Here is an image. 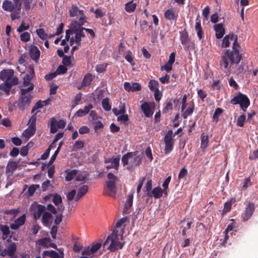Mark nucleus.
I'll list each match as a JSON object with an SVG mask.
<instances>
[{
  "mask_svg": "<svg viewBox=\"0 0 258 258\" xmlns=\"http://www.w3.org/2000/svg\"><path fill=\"white\" fill-rule=\"evenodd\" d=\"M240 47V46L237 42V38L236 36L232 44V50L227 49L222 56L221 60L220 62L221 67L228 69L229 66L228 59H229L230 63L229 68L240 62L242 58V54L239 53Z\"/></svg>",
  "mask_w": 258,
  "mask_h": 258,
  "instance_id": "nucleus-1",
  "label": "nucleus"
},
{
  "mask_svg": "<svg viewBox=\"0 0 258 258\" xmlns=\"http://www.w3.org/2000/svg\"><path fill=\"white\" fill-rule=\"evenodd\" d=\"M34 89L32 85L27 88H20V97L18 99L17 106L21 110H24L30 104L33 99V96L30 91Z\"/></svg>",
  "mask_w": 258,
  "mask_h": 258,
  "instance_id": "nucleus-2",
  "label": "nucleus"
},
{
  "mask_svg": "<svg viewBox=\"0 0 258 258\" xmlns=\"http://www.w3.org/2000/svg\"><path fill=\"white\" fill-rule=\"evenodd\" d=\"M230 103L233 105L239 104L241 109L245 112L250 105V101L246 95L239 93L231 100Z\"/></svg>",
  "mask_w": 258,
  "mask_h": 258,
  "instance_id": "nucleus-3",
  "label": "nucleus"
},
{
  "mask_svg": "<svg viewBox=\"0 0 258 258\" xmlns=\"http://www.w3.org/2000/svg\"><path fill=\"white\" fill-rule=\"evenodd\" d=\"M107 177L108 180L105 182V184L108 192L106 194L111 197H114L116 193L115 183L118 179L117 177L111 172L108 173Z\"/></svg>",
  "mask_w": 258,
  "mask_h": 258,
  "instance_id": "nucleus-4",
  "label": "nucleus"
},
{
  "mask_svg": "<svg viewBox=\"0 0 258 258\" xmlns=\"http://www.w3.org/2000/svg\"><path fill=\"white\" fill-rule=\"evenodd\" d=\"M172 131L169 130L164 137V141L165 144L164 153L165 154H169L173 150L174 141L172 139Z\"/></svg>",
  "mask_w": 258,
  "mask_h": 258,
  "instance_id": "nucleus-5",
  "label": "nucleus"
},
{
  "mask_svg": "<svg viewBox=\"0 0 258 258\" xmlns=\"http://www.w3.org/2000/svg\"><path fill=\"white\" fill-rule=\"evenodd\" d=\"M36 116L35 114H34L29 120L30 125L23 134L25 138H29L34 135L36 132Z\"/></svg>",
  "mask_w": 258,
  "mask_h": 258,
  "instance_id": "nucleus-6",
  "label": "nucleus"
},
{
  "mask_svg": "<svg viewBox=\"0 0 258 258\" xmlns=\"http://www.w3.org/2000/svg\"><path fill=\"white\" fill-rule=\"evenodd\" d=\"M113 237L111 239V242L108 246L107 247V249L109 250L110 251H114L118 248L119 245L118 243L120 242L118 241L120 239H122L123 236L121 235H118L117 231L116 230L113 231Z\"/></svg>",
  "mask_w": 258,
  "mask_h": 258,
  "instance_id": "nucleus-7",
  "label": "nucleus"
},
{
  "mask_svg": "<svg viewBox=\"0 0 258 258\" xmlns=\"http://www.w3.org/2000/svg\"><path fill=\"white\" fill-rule=\"evenodd\" d=\"M35 76V74L33 67L29 66L28 67V73L24 77L23 85L20 88H23V87H29L32 85L34 86V84L31 83V81Z\"/></svg>",
  "mask_w": 258,
  "mask_h": 258,
  "instance_id": "nucleus-8",
  "label": "nucleus"
},
{
  "mask_svg": "<svg viewBox=\"0 0 258 258\" xmlns=\"http://www.w3.org/2000/svg\"><path fill=\"white\" fill-rule=\"evenodd\" d=\"M154 107L155 106L153 103H149L147 102H144L142 104L141 109L147 117H150L153 115L154 113Z\"/></svg>",
  "mask_w": 258,
  "mask_h": 258,
  "instance_id": "nucleus-9",
  "label": "nucleus"
},
{
  "mask_svg": "<svg viewBox=\"0 0 258 258\" xmlns=\"http://www.w3.org/2000/svg\"><path fill=\"white\" fill-rule=\"evenodd\" d=\"M11 82H4L0 84V90L4 92L7 95H9L11 87L18 84V78L17 77H13L11 80Z\"/></svg>",
  "mask_w": 258,
  "mask_h": 258,
  "instance_id": "nucleus-10",
  "label": "nucleus"
},
{
  "mask_svg": "<svg viewBox=\"0 0 258 258\" xmlns=\"http://www.w3.org/2000/svg\"><path fill=\"white\" fill-rule=\"evenodd\" d=\"M79 15L80 16V17L79 18V21H74L72 22L70 24L71 28L79 29L83 28L82 26L84 25L87 21L85 20L86 17L83 10H80Z\"/></svg>",
  "mask_w": 258,
  "mask_h": 258,
  "instance_id": "nucleus-11",
  "label": "nucleus"
},
{
  "mask_svg": "<svg viewBox=\"0 0 258 258\" xmlns=\"http://www.w3.org/2000/svg\"><path fill=\"white\" fill-rule=\"evenodd\" d=\"M31 209L32 210H36V211L34 213V219L35 220H38L40 218L41 215L45 212L44 211L46 208L44 205L34 204L31 205Z\"/></svg>",
  "mask_w": 258,
  "mask_h": 258,
  "instance_id": "nucleus-12",
  "label": "nucleus"
},
{
  "mask_svg": "<svg viewBox=\"0 0 258 258\" xmlns=\"http://www.w3.org/2000/svg\"><path fill=\"white\" fill-rule=\"evenodd\" d=\"M254 204L253 203H249L247 205L245 208V213L243 216V221H247L251 218L254 211Z\"/></svg>",
  "mask_w": 258,
  "mask_h": 258,
  "instance_id": "nucleus-13",
  "label": "nucleus"
},
{
  "mask_svg": "<svg viewBox=\"0 0 258 258\" xmlns=\"http://www.w3.org/2000/svg\"><path fill=\"white\" fill-rule=\"evenodd\" d=\"M164 15L165 19L170 21L171 23L172 22L175 23L176 22L178 15L173 8L167 10L165 12Z\"/></svg>",
  "mask_w": 258,
  "mask_h": 258,
  "instance_id": "nucleus-14",
  "label": "nucleus"
},
{
  "mask_svg": "<svg viewBox=\"0 0 258 258\" xmlns=\"http://www.w3.org/2000/svg\"><path fill=\"white\" fill-rule=\"evenodd\" d=\"M14 72L12 70H3L0 74V79L5 82L12 83Z\"/></svg>",
  "mask_w": 258,
  "mask_h": 258,
  "instance_id": "nucleus-15",
  "label": "nucleus"
},
{
  "mask_svg": "<svg viewBox=\"0 0 258 258\" xmlns=\"http://www.w3.org/2000/svg\"><path fill=\"white\" fill-rule=\"evenodd\" d=\"M134 193V191H132L127 196L123 209V212L125 214H128L131 211L130 209L133 205Z\"/></svg>",
  "mask_w": 258,
  "mask_h": 258,
  "instance_id": "nucleus-16",
  "label": "nucleus"
},
{
  "mask_svg": "<svg viewBox=\"0 0 258 258\" xmlns=\"http://www.w3.org/2000/svg\"><path fill=\"white\" fill-rule=\"evenodd\" d=\"M73 30V33L75 34V43L78 46H80L81 44L82 38H84L85 37V34L81 29H74L72 28Z\"/></svg>",
  "mask_w": 258,
  "mask_h": 258,
  "instance_id": "nucleus-17",
  "label": "nucleus"
},
{
  "mask_svg": "<svg viewBox=\"0 0 258 258\" xmlns=\"http://www.w3.org/2000/svg\"><path fill=\"white\" fill-rule=\"evenodd\" d=\"M26 221L25 215H23L14 221V223L10 225L11 228L13 230H17L19 227L24 224Z\"/></svg>",
  "mask_w": 258,
  "mask_h": 258,
  "instance_id": "nucleus-18",
  "label": "nucleus"
},
{
  "mask_svg": "<svg viewBox=\"0 0 258 258\" xmlns=\"http://www.w3.org/2000/svg\"><path fill=\"white\" fill-rule=\"evenodd\" d=\"M151 196H148L149 197H153L155 199H159L160 198L163 194H164L165 196H167L168 194L167 191H164L160 187H154L151 191Z\"/></svg>",
  "mask_w": 258,
  "mask_h": 258,
  "instance_id": "nucleus-19",
  "label": "nucleus"
},
{
  "mask_svg": "<svg viewBox=\"0 0 258 258\" xmlns=\"http://www.w3.org/2000/svg\"><path fill=\"white\" fill-rule=\"evenodd\" d=\"M215 31V36L217 39H221L225 34V29L222 24H216L214 26Z\"/></svg>",
  "mask_w": 258,
  "mask_h": 258,
  "instance_id": "nucleus-20",
  "label": "nucleus"
},
{
  "mask_svg": "<svg viewBox=\"0 0 258 258\" xmlns=\"http://www.w3.org/2000/svg\"><path fill=\"white\" fill-rule=\"evenodd\" d=\"M63 253L62 251L60 252V255L58 252L53 250H45L43 252V257L49 256L51 258H63Z\"/></svg>",
  "mask_w": 258,
  "mask_h": 258,
  "instance_id": "nucleus-21",
  "label": "nucleus"
},
{
  "mask_svg": "<svg viewBox=\"0 0 258 258\" xmlns=\"http://www.w3.org/2000/svg\"><path fill=\"white\" fill-rule=\"evenodd\" d=\"M40 52L37 47L33 46L30 49L29 55L31 58L35 61L37 60L40 56Z\"/></svg>",
  "mask_w": 258,
  "mask_h": 258,
  "instance_id": "nucleus-22",
  "label": "nucleus"
},
{
  "mask_svg": "<svg viewBox=\"0 0 258 258\" xmlns=\"http://www.w3.org/2000/svg\"><path fill=\"white\" fill-rule=\"evenodd\" d=\"M88 191V186L87 185H83L81 186L78 191V193L75 197V201H78L81 198L85 196Z\"/></svg>",
  "mask_w": 258,
  "mask_h": 258,
  "instance_id": "nucleus-23",
  "label": "nucleus"
},
{
  "mask_svg": "<svg viewBox=\"0 0 258 258\" xmlns=\"http://www.w3.org/2000/svg\"><path fill=\"white\" fill-rule=\"evenodd\" d=\"M0 230L3 233L4 239L7 238L10 234V238H12L13 234H14V232H11L9 226L6 225H1L0 226Z\"/></svg>",
  "mask_w": 258,
  "mask_h": 258,
  "instance_id": "nucleus-24",
  "label": "nucleus"
},
{
  "mask_svg": "<svg viewBox=\"0 0 258 258\" xmlns=\"http://www.w3.org/2000/svg\"><path fill=\"white\" fill-rule=\"evenodd\" d=\"M180 40L182 45H187L190 41L187 32L184 29L179 32Z\"/></svg>",
  "mask_w": 258,
  "mask_h": 258,
  "instance_id": "nucleus-25",
  "label": "nucleus"
},
{
  "mask_svg": "<svg viewBox=\"0 0 258 258\" xmlns=\"http://www.w3.org/2000/svg\"><path fill=\"white\" fill-rule=\"evenodd\" d=\"M201 139V148L203 151H204L209 146V137L208 135H205L204 133H202L200 137Z\"/></svg>",
  "mask_w": 258,
  "mask_h": 258,
  "instance_id": "nucleus-26",
  "label": "nucleus"
},
{
  "mask_svg": "<svg viewBox=\"0 0 258 258\" xmlns=\"http://www.w3.org/2000/svg\"><path fill=\"white\" fill-rule=\"evenodd\" d=\"M2 7L4 10L10 12L16 10L14 4L9 0H5L3 2Z\"/></svg>",
  "mask_w": 258,
  "mask_h": 258,
  "instance_id": "nucleus-27",
  "label": "nucleus"
},
{
  "mask_svg": "<svg viewBox=\"0 0 258 258\" xmlns=\"http://www.w3.org/2000/svg\"><path fill=\"white\" fill-rule=\"evenodd\" d=\"M18 166V162L12 161H9L6 167V172L11 173H13L14 171L17 169Z\"/></svg>",
  "mask_w": 258,
  "mask_h": 258,
  "instance_id": "nucleus-28",
  "label": "nucleus"
},
{
  "mask_svg": "<svg viewBox=\"0 0 258 258\" xmlns=\"http://www.w3.org/2000/svg\"><path fill=\"white\" fill-rule=\"evenodd\" d=\"M120 156H118L115 158H108L104 160L105 163L113 164L114 168L118 170L119 166Z\"/></svg>",
  "mask_w": 258,
  "mask_h": 258,
  "instance_id": "nucleus-29",
  "label": "nucleus"
},
{
  "mask_svg": "<svg viewBox=\"0 0 258 258\" xmlns=\"http://www.w3.org/2000/svg\"><path fill=\"white\" fill-rule=\"evenodd\" d=\"M234 38V34L232 33L226 35L223 38L222 42V47H228L230 45V40H232Z\"/></svg>",
  "mask_w": 258,
  "mask_h": 258,
  "instance_id": "nucleus-30",
  "label": "nucleus"
},
{
  "mask_svg": "<svg viewBox=\"0 0 258 258\" xmlns=\"http://www.w3.org/2000/svg\"><path fill=\"white\" fill-rule=\"evenodd\" d=\"M195 29L197 32V35L199 39L200 40H202L203 37V31L201 26V21L198 20V19H196Z\"/></svg>",
  "mask_w": 258,
  "mask_h": 258,
  "instance_id": "nucleus-31",
  "label": "nucleus"
},
{
  "mask_svg": "<svg viewBox=\"0 0 258 258\" xmlns=\"http://www.w3.org/2000/svg\"><path fill=\"white\" fill-rule=\"evenodd\" d=\"M93 76L91 74L85 75L83 79L82 86L87 87L90 85L93 80Z\"/></svg>",
  "mask_w": 258,
  "mask_h": 258,
  "instance_id": "nucleus-32",
  "label": "nucleus"
},
{
  "mask_svg": "<svg viewBox=\"0 0 258 258\" xmlns=\"http://www.w3.org/2000/svg\"><path fill=\"white\" fill-rule=\"evenodd\" d=\"M17 249V245L15 242L11 243L8 245L7 250V254L10 256H12L14 255Z\"/></svg>",
  "mask_w": 258,
  "mask_h": 258,
  "instance_id": "nucleus-33",
  "label": "nucleus"
},
{
  "mask_svg": "<svg viewBox=\"0 0 258 258\" xmlns=\"http://www.w3.org/2000/svg\"><path fill=\"white\" fill-rule=\"evenodd\" d=\"M65 172L67 173L65 179L67 181H70L72 180L77 173V170L75 169L72 170H66Z\"/></svg>",
  "mask_w": 258,
  "mask_h": 258,
  "instance_id": "nucleus-34",
  "label": "nucleus"
},
{
  "mask_svg": "<svg viewBox=\"0 0 258 258\" xmlns=\"http://www.w3.org/2000/svg\"><path fill=\"white\" fill-rule=\"evenodd\" d=\"M173 108V102L171 99H168L165 103V107L162 110L163 113H167Z\"/></svg>",
  "mask_w": 258,
  "mask_h": 258,
  "instance_id": "nucleus-35",
  "label": "nucleus"
},
{
  "mask_svg": "<svg viewBox=\"0 0 258 258\" xmlns=\"http://www.w3.org/2000/svg\"><path fill=\"white\" fill-rule=\"evenodd\" d=\"M136 155V152H128L126 154L123 155L121 158V162L123 166H125L128 164L129 158L133 157V156Z\"/></svg>",
  "mask_w": 258,
  "mask_h": 258,
  "instance_id": "nucleus-36",
  "label": "nucleus"
},
{
  "mask_svg": "<svg viewBox=\"0 0 258 258\" xmlns=\"http://www.w3.org/2000/svg\"><path fill=\"white\" fill-rule=\"evenodd\" d=\"M236 202V200L234 198H231L225 203L224 206V209L223 210L224 212H228L230 211L232 207V204Z\"/></svg>",
  "mask_w": 258,
  "mask_h": 258,
  "instance_id": "nucleus-37",
  "label": "nucleus"
},
{
  "mask_svg": "<svg viewBox=\"0 0 258 258\" xmlns=\"http://www.w3.org/2000/svg\"><path fill=\"white\" fill-rule=\"evenodd\" d=\"M136 7V3H134L133 1H132L125 5V10L128 13H132L135 10Z\"/></svg>",
  "mask_w": 258,
  "mask_h": 258,
  "instance_id": "nucleus-38",
  "label": "nucleus"
},
{
  "mask_svg": "<svg viewBox=\"0 0 258 258\" xmlns=\"http://www.w3.org/2000/svg\"><path fill=\"white\" fill-rule=\"evenodd\" d=\"M80 10L76 5H72L69 11L70 16L71 17L76 16L78 13L79 14Z\"/></svg>",
  "mask_w": 258,
  "mask_h": 258,
  "instance_id": "nucleus-39",
  "label": "nucleus"
},
{
  "mask_svg": "<svg viewBox=\"0 0 258 258\" xmlns=\"http://www.w3.org/2000/svg\"><path fill=\"white\" fill-rule=\"evenodd\" d=\"M159 83L157 81L155 80H151L149 82L148 87L150 90L154 91L159 90Z\"/></svg>",
  "mask_w": 258,
  "mask_h": 258,
  "instance_id": "nucleus-40",
  "label": "nucleus"
},
{
  "mask_svg": "<svg viewBox=\"0 0 258 258\" xmlns=\"http://www.w3.org/2000/svg\"><path fill=\"white\" fill-rule=\"evenodd\" d=\"M102 106L103 109L105 111L110 110L111 105L109 103V99L108 98H105L102 100Z\"/></svg>",
  "mask_w": 258,
  "mask_h": 258,
  "instance_id": "nucleus-41",
  "label": "nucleus"
},
{
  "mask_svg": "<svg viewBox=\"0 0 258 258\" xmlns=\"http://www.w3.org/2000/svg\"><path fill=\"white\" fill-rule=\"evenodd\" d=\"M52 218V215L51 213L48 212H45L43 214L42 221L43 224H48L49 222L50 219Z\"/></svg>",
  "mask_w": 258,
  "mask_h": 258,
  "instance_id": "nucleus-42",
  "label": "nucleus"
},
{
  "mask_svg": "<svg viewBox=\"0 0 258 258\" xmlns=\"http://www.w3.org/2000/svg\"><path fill=\"white\" fill-rule=\"evenodd\" d=\"M85 143L83 141L78 140L75 142V144L73 146V150L77 151L79 149L84 148Z\"/></svg>",
  "mask_w": 258,
  "mask_h": 258,
  "instance_id": "nucleus-43",
  "label": "nucleus"
},
{
  "mask_svg": "<svg viewBox=\"0 0 258 258\" xmlns=\"http://www.w3.org/2000/svg\"><path fill=\"white\" fill-rule=\"evenodd\" d=\"M147 24H148V23L146 21H144L142 23V24L141 25V31L142 33H146L149 29V30L152 29V28H153L152 26V25L148 26L147 25Z\"/></svg>",
  "mask_w": 258,
  "mask_h": 258,
  "instance_id": "nucleus-44",
  "label": "nucleus"
},
{
  "mask_svg": "<svg viewBox=\"0 0 258 258\" xmlns=\"http://www.w3.org/2000/svg\"><path fill=\"white\" fill-rule=\"evenodd\" d=\"M36 33L39 37L42 40H46L48 37L47 34L45 33L44 29L43 28L37 29Z\"/></svg>",
  "mask_w": 258,
  "mask_h": 258,
  "instance_id": "nucleus-45",
  "label": "nucleus"
},
{
  "mask_svg": "<svg viewBox=\"0 0 258 258\" xmlns=\"http://www.w3.org/2000/svg\"><path fill=\"white\" fill-rule=\"evenodd\" d=\"M152 187V181L151 179L148 180L147 181L145 188H146V191L147 192V195L148 196H151V189Z\"/></svg>",
  "mask_w": 258,
  "mask_h": 258,
  "instance_id": "nucleus-46",
  "label": "nucleus"
},
{
  "mask_svg": "<svg viewBox=\"0 0 258 258\" xmlns=\"http://www.w3.org/2000/svg\"><path fill=\"white\" fill-rule=\"evenodd\" d=\"M194 110V106L193 105L192 107H189L187 108L185 111H183L182 113V116L183 118L186 119L187 117L191 114Z\"/></svg>",
  "mask_w": 258,
  "mask_h": 258,
  "instance_id": "nucleus-47",
  "label": "nucleus"
},
{
  "mask_svg": "<svg viewBox=\"0 0 258 258\" xmlns=\"http://www.w3.org/2000/svg\"><path fill=\"white\" fill-rule=\"evenodd\" d=\"M50 119V133L54 134L56 133L57 131V128L56 126L57 121L54 117H52Z\"/></svg>",
  "mask_w": 258,
  "mask_h": 258,
  "instance_id": "nucleus-48",
  "label": "nucleus"
},
{
  "mask_svg": "<svg viewBox=\"0 0 258 258\" xmlns=\"http://www.w3.org/2000/svg\"><path fill=\"white\" fill-rule=\"evenodd\" d=\"M246 119V116L244 114L240 115L237 120L236 125L238 126L243 127L244 126V123Z\"/></svg>",
  "mask_w": 258,
  "mask_h": 258,
  "instance_id": "nucleus-49",
  "label": "nucleus"
},
{
  "mask_svg": "<svg viewBox=\"0 0 258 258\" xmlns=\"http://www.w3.org/2000/svg\"><path fill=\"white\" fill-rule=\"evenodd\" d=\"M223 110L221 108H217L214 113L213 119L214 121L217 122L219 115L223 112Z\"/></svg>",
  "mask_w": 258,
  "mask_h": 258,
  "instance_id": "nucleus-50",
  "label": "nucleus"
},
{
  "mask_svg": "<svg viewBox=\"0 0 258 258\" xmlns=\"http://www.w3.org/2000/svg\"><path fill=\"white\" fill-rule=\"evenodd\" d=\"M39 187V185L38 184H32L30 186L28 190V192L29 196H32L37 189Z\"/></svg>",
  "mask_w": 258,
  "mask_h": 258,
  "instance_id": "nucleus-51",
  "label": "nucleus"
},
{
  "mask_svg": "<svg viewBox=\"0 0 258 258\" xmlns=\"http://www.w3.org/2000/svg\"><path fill=\"white\" fill-rule=\"evenodd\" d=\"M68 69L64 65H60L56 70L57 75L64 74L67 72Z\"/></svg>",
  "mask_w": 258,
  "mask_h": 258,
  "instance_id": "nucleus-52",
  "label": "nucleus"
},
{
  "mask_svg": "<svg viewBox=\"0 0 258 258\" xmlns=\"http://www.w3.org/2000/svg\"><path fill=\"white\" fill-rule=\"evenodd\" d=\"M62 63L63 65L66 67L70 66L71 65V56L67 55L64 56L62 58Z\"/></svg>",
  "mask_w": 258,
  "mask_h": 258,
  "instance_id": "nucleus-53",
  "label": "nucleus"
},
{
  "mask_svg": "<svg viewBox=\"0 0 258 258\" xmlns=\"http://www.w3.org/2000/svg\"><path fill=\"white\" fill-rule=\"evenodd\" d=\"M30 35L27 32H24V33H22L20 35L21 40L24 42H28L30 40Z\"/></svg>",
  "mask_w": 258,
  "mask_h": 258,
  "instance_id": "nucleus-54",
  "label": "nucleus"
},
{
  "mask_svg": "<svg viewBox=\"0 0 258 258\" xmlns=\"http://www.w3.org/2000/svg\"><path fill=\"white\" fill-rule=\"evenodd\" d=\"M52 202L56 206L58 205L59 204L61 203L62 199L60 196L57 194L54 195L53 196Z\"/></svg>",
  "mask_w": 258,
  "mask_h": 258,
  "instance_id": "nucleus-55",
  "label": "nucleus"
},
{
  "mask_svg": "<svg viewBox=\"0 0 258 258\" xmlns=\"http://www.w3.org/2000/svg\"><path fill=\"white\" fill-rule=\"evenodd\" d=\"M172 65L173 63H169L167 61L164 66H161V70L163 71V70H165L167 72L169 73L172 70Z\"/></svg>",
  "mask_w": 258,
  "mask_h": 258,
  "instance_id": "nucleus-56",
  "label": "nucleus"
},
{
  "mask_svg": "<svg viewBox=\"0 0 258 258\" xmlns=\"http://www.w3.org/2000/svg\"><path fill=\"white\" fill-rule=\"evenodd\" d=\"M50 241V239L48 238H42L41 239H39L37 241V243L42 245L43 246H47V244Z\"/></svg>",
  "mask_w": 258,
  "mask_h": 258,
  "instance_id": "nucleus-57",
  "label": "nucleus"
},
{
  "mask_svg": "<svg viewBox=\"0 0 258 258\" xmlns=\"http://www.w3.org/2000/svg\"><path fill=\"white\" fill-rule=\"evenodd\" d=\"M106 67V64H98L96 67V70L98 73H102L105 71Z\"/></svg>",
  "mask_w": 258,
  "mask_h": 258,
  "instance_id": "nucleus-58",
  "label": "nucleus"
},
{
  "mask_svg": "<svg viewBox=\"0 0 258 258\" xmlns=\"http://www.w3.org/2000/svg\"><path fill=\"white\" fill-rule=\"evenodd\" d=\"M44 106V104H43V102H42L41 100H39L38 102H37L34 106H33L31 112H34L36 110L41 108Z\"/></svg>",
  "mask_w": 258,
  "mask_h": 258,
  "instance_id": "nucleus-59",
  "label": "nucleus"
},
{
  "mask_svg": "<svg viewBox=\"0 0 258 258\" xmlns=\"http://www.w3.org/2000/svg\"><path fill=\"white\" fill-rule=\"evenodd\" d=\"M132 92L138 91L141 90V86L138 83H134L131 84Z\"/></svg>",
  "mask_w": 258,
  "mask_h": 258,
  "instance_id": "nucleus-60",
  "label": "nucleus"
},
{
  "mask_svg": "<svg viewBox=\"0 0 258 258\" xmlns=\"http://www.w3.org/2000/svg\"><path fill=\"white\" fill-rule=\"evenodd\" d=\"M76 194V191L75 189H73L71 191H70L67 195V200L69 201H72L74 198H75V196Z\"/></svg>",
  "mask_w": 258,
  "mask_h": 258,
  "instance_id": "nucleus-61",
  "label": "nucleus"
},
{
  "mask_svg": "<svg viewBox=\"0 0 258 258\" xmlns=\"http://www.w3.org/2000/svg\"><path fill=\"white\" fill-rule=\"evenodd\" d=\"M20 151L18 148L13 147L10 151V156L12 157H16L19 154Z\"/></svg>",
  "mask_w": 258,
  "mask_h": 258,
  "instance_id": "nucleus-62",
  "label": "nucleus"
},
{
  "mask_svg": "<svg viewBox=\"0 0 258 258\" xmlns=\"http://www.w3.org/2000/svg\"><path fill=\"white\" fill-rule=\"evenodd\" d=\"M51 150V146H49L48 148L46 150L45 152L41 155V159L42 160L46 159L50 154V150Z\"/></svg>",
  "mask_w": 258,
  "mask_h": 258,
  "instance_id": "nucleus-63",
  "label": "nucleus"
},
{
  "mask_svg": "<svg viewBox=\"0 0 258 258\" xmlns=\"http://www.w3.org/2000/svg\"><path fill=\"white\" fill-rule=\"evenodd\" d=\"M90 131V128L88 126L83 125L79 128V132L80 134L83 135L89 133Z\"/></svg>",
  "mask_w": 258,
  "mask_h": 258,
  "instance_id": "nucleus-64",
  "label": "nucleus"
}]
</instances>
